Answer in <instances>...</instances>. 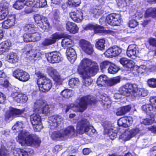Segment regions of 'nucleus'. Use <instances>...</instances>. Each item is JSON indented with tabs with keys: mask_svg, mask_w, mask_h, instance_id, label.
Wrapping results in <instances>:
<instances>
[{
	"mask_svg": "<svg viewBox=\"0 0 156 156\" xmlns=\"http://www.w3.org/2000/svg\"><path fill=\"white\" fill-rule=\"evenodd\" d=\"M35 74L37 77V83L40 90L43 92H48L52 87L51 80L39 71L36 72Z\"/></svg>",
	"mask_w": 156,
	"mask_h": 156,
	"instance_id": "obj_4",
	"label": "nucleus"
},
{
	"mask_svg": "<svg viewBox=\"0 0 156 156\" xmlns=\"http://www.w3.org/2000/svg\"><path fill=\"white\" fill-rule=\"evenodd\" d=\"M37 28L34 27L33 24L26 25L24 27V30L26 32L32 34L37 30Z\"/></svg>",
	"mask_w": 156,
	"mask_h": 156,
	"instance_id": "obj_39",
	"label": "nucleus"
},
{
	"mask_svg": "<svg viewBox=\"0 0 156 156\" xmlns=\"http://www.w3.org/2000/svg\"><path fill=\"white\" fill-rule=\"evenodd\" d=\"M24 110H20L15 108H11L6 113V119L12 120L16 116H18L23 112Z\"/></svg>",
	"mask_w": 156,
	"mask_h": 156,
	"instance_id": "obj_21",
	"label": "nucleus"
},
{
	"mask_svg": "<svg viewBox=\"0 0 156 156\" xmlns=\"http://www.w3.org/2000/svg\"><path fill=\"white\" fill-rule=\"evenodd\" d=\"M61 94L64 98H68L73 96V92L72 90L66 89L63 90Z\"/></svg>",
	"mask_w": 156,
	"mask_h": 156,
	"instance_id": "obj_41",
	"label": "nucleus"
},
{
	"mask_svg": "<svg viewBox=\"0 0 156 156\" xmlns=\"http://www.w3.org/2000/svg\"><path fill=\"white\" fill-rule=\"evenodd\" d=\"M150 104L143 105L142 109L145 112L147 115V118L144 119L141 122L145 125H150L156 122V97H151L150 99Z\"/></svg>",
	"mask_w": 156,
	"mask_h": 156,
	"instance_id": "obj_1",
	"label": "nucleus"
},
{
	"mask_svg": "<svg viewBox=\"0 0 156 156\" xmlns=\"http://www.w3.org/2000/svg\"><path fill=\"white\" fill-rule=\"evenodd\" d=\"M99 101L105 109H106L110 107L111 104V101L106 94L102 95L100 96Z\"/></svg>",
	"mask_w": 156,
	"mask_h": 156,
	"instance_id": "obj_30",
	"label": "nucleus"
},
{
	"mask_svg": "<svg viewBox=\"0 0 156 156\" xmlns=\"http://www.w3.org/2000/svg\"><path fill=\"white\" fill-rule=\"evenodd\" d=\"M17 141L22 146H39L40 140L36 135L30 134L25 131H22L16 138Z\"/></svg>",
	"mask_w": 156,
	"mask_h": 156,
	"instance_id": "obj_2",
	"label": "nucleus"
},
{
	"mask_svg": "<svg viewBox=\"0 0 156 156\" xmlns=\"http://www.w3.org/2000/svg\"><path fill=\"white\" fill-rule=\"evenodd\" d=\"M95 68H97V73L98 69L97 64L90 59L85 58L81 61L77 69L79 74L83 73L85 72L88 73L90 72L93 71Z\"/></svg>",
	"mask_w": 156,
	"mask_h": 156,
	"instance_id": "obj_5",
	"label": "nucleus"
},
{
	"mask_svg": "<svg viewBox=\"0 0 156 156\" xmlns=\"http://www.w3.org/2000/svg\"><path fill=\"white\" fill-rule=\"evenodd\" d=\"M79 45L83 51L88 54H91L94 51L92 45L87 41L81 40L80 41Z\"/></svg>",
	"mask_w": 156,
	"mask_h": 156,
	"instance_id": "obj_16",
	"label": "nucleus"
},
{
	"mask_svg": "<svg viewBox=\"0 0 156 156\" xmlns=\"http://www.w3.org/2000/svg\"><path fill=\"white\" fill-rule=\"evenodd\" d=\"M35 1H36V0H27L25 5L29 7H36L35 5L36 4Z\"/></svg>",
	"mask_w": 156,
	"mask_h": 156,
	"instance_id": "obj_56",
	"label": "nucleus"
},
{
	"mask_svg": "<svg viewBox=\"0 0 156 156\" xmlns=\"http://www.w3.org/2000/svg\"><path fill=\"white\" fill-rule=\"evenodd\" d=\"M79 84L80 81L77 78H73L69 81V84L72 88H74L78 86Z\"/></svg>",
	"mask_w": 156,
	"mask_h": 156,
	"instance_id": "obj_45",
	"label": "nucleus"
},
{
	"mask_svg": "<svg viewBox=\"0 0 156 156\" xmlns=\"http://www.w3.org/2000/svg\"><path fill=\"white\" fill-rule=\"evenodd\" d=\"M138 23L135 20H132L129 21V26L131 28H134L138 25Z\"/></svg>",
	"mask_w": 156,
	"mask_h": 156,
	"instance_id": "obj_59",
	"label": "nucleus"
},
{
	"mask_svg": "<svg viewBox=\"0 0 156 156\" xmlns=\"http://www.w3.org/2000/svg\"><path fill=\"white\" fill-rule=\"evenodd\" d=\"M70 16L73 21L77 23L81 22L83 19L82 13L78 11L70 12Z\"/></svg>",
	"mask_w": 156,
	"mask_h": 156,
	"instance_id": "obj_33",
	"label": "nucleus"
},
{
	"mask_svg": "<svg viewBox=\"0 0 156 156\" xmlns=\"http://www.w3.org/2000/svg\"><path fill=\"white\" fill-rule=\"evenodd\" d=\"M135 65V63L132 60H129V61L127 65H126V67H127L129 68H134Z\"/></svg>",
	"mask_w": 156,
	"mask_h": 156,
	"instance_id": "obj_62",
	"label": "nucleus"
},
{
	"mask_svg": "<svg viewBox=\"0 0 156 156\" xmlns=\"http://www.w3.org/2000/svg\"><path fill=\"white\" fill-rule=\"evenodd\" d=\"M63 35L62 34L56 33L53 34L49 38L45 39L42 43L44 46L48 45L54 44L57 40L63 37Z\"/></svg>",
	"mask_w": 156,
	"mask_h": 156,
	"instance_id": "obj_19",
	"label": "nucleus"
},
{
	"mask_svg": "<svg viewBox=\"0 0 156 156\" xmlns=\"http://www.w3.org/2000/svg\"><path fill=\"white\" fill-rule=\"evenodd\" d=\"M31 37L32 42H35L39 41L41 39V34L36 32V31L31 34Z\"/></svg>",
	"mask_w": 156,
	"mask_h": 156,
	"instance_id": "obj_50",
	"label": "nucleus"
},
{
	"mask_svg": "<svg viewBox=\"0 0 156 156\" xmlns=\"http://www.w3.org/2000/svg\"><path fill=\"white\" fill-rule=\"evenodd\" d=\"M144 16L145 17H152L156 18V8H150L147 9Z\"/></svg>",
	"mask_w": 156,
	"mask_h": 156,
	"instance_id": "obj_37",
	"label": "nucleus"
},
{
	"mask_svg": "<svg viewBox=\"0 0 156 156\" xmlns=\"http://www.w3.org/2000/svg\"><path fill=\"white\" fill-rule=\"evenodd\" d=\"M29 47L27 46L26 48L23 49L22 50L23 52L27 55L33 53L34 50H30V49H29Z\"/></svg>",
	"mask_w": 156,
	"mask_h": 156,
	"instance_id": "obj_64",
	"label": "nucleus"
},
{
	"mask_svg": "<svg viewBox=\"0 0 156 156\" xmlns=\"http://www.w3.org/2000/svg\"><path fill=\"white\" fill-rule=\"evenodd\" d=\"M91 12L94 14V16L98 18L99 16L102 14L104 12V11L102 9L95 8L91 10Z\"/></svg>",
	"mask_w": 156,
	"mask_h": 156,
	"instance_id": "obj_47",
	"label": "nucleus"
},
{
	"mask_svg": "<svg viewBox=\"0 0 156 156\" xmlns=\"http://www.w3.org/2000/svg\"><path fill=\"white\" fill-rule=\"evenodd\" d=\"M119 68L117 66L114 64L111 63V65L108 69V72L112 74L116 73L119 70Z\"/></svg>",
	"mask_w": 156,
	"mask_h": 156,
	"instance_id": "obj_43",
	"label": "nucleus"
},
{
	"mask_svg": "<svg viewBox=\"0 0 156 156\" xmlns=\"http://www.w3.org/2000/svg\"><path fill=\"white\" fill-rule=\"evenodd\" d=\"M16 20L15 15L9 16L8 19L2 23V27L5 29H8L14 25Z\"/></svg>",
	"mask_w": 156,
	"mask_h": 156,
	"instance_id": "obj_29",
	"label": "nucleus"
},
{
	"mask_svg": "<svg viewBox=\"0 0 156 156\" xmlns=\"http://www.w3.org/2000/svg\"><path fill=\"white\" fill-rule=\"evenodd\" d=\"M121 107L124 114H125L130 111L131 108V106L130 105H128Z\"/></svg>",
	"mask_w": 156,
	"mask_h": 156,
	"instance_id": "obj_60",
	"label": "nucleus"
},
{
	"mask_svg": "<svg viewBox=\"0 0 156 156\" xmlns=\"http://www.w3.org/2000/svg\"><path fill=\"white\" fill-rule=\"evenodd\" d=\"M14 156H28L27 151L23 150L17 149V150H14Z\"/></svg>",
	"mask_w": 156,
	"mask_h": 156,
	"instance_id": "obj_49",
	"label": "nucleus"
},
{
	"mask_svg": "<svg viewBox=\"0 0 156 156\" xmlns=\"http://www.w3.org/2000/svg\"><path fill=\"white\" fill-rule=\"evenodd\" d=\"M23 127V123L22 122H16L12 127V129L14 130V132H18L21 131V129Z\"/></svg>",
	"mask_w": 156,
	"mask_h": 156,
	"instance_id": "obj_46",
	"label": "nucleus"
},
{
	"mask_svg": "<svg viewBox=\"0 0 156 156\" xmlns=\"http://www.w3.org/2000/svg\"><path fill=\"white\" fill-rule=\"evenodd\" d=\"M68 59L72 63H73L75 61L77 55L74 49L72 48H67L66 53Z\"/></svg>",
	"mask_w": 156,
	"mask_h": 156,
	"instance_id": "obj_27",
	"label": "nucleus"
},
{
	"mask_svg": "<svg viewBox=\"0 0 156 156\" xmlns=\"http://www.w3.org/2000/svg\"><path fill=\"white\" fill-rule=\"evenodd\" d=\"M111 62L107 61H105L101 63L100 67L101 70L102 71H105L108 67H109L111 65Z\"/></svg>",
	"mask_w": 156,
	"mask_h": 156,
	"instance_id": "obj_53",
	"label": "nucleus"
},
{
	"mask_svg": "<svg viewBox=\"0 0 156 156\" xmlns=\"http://www.w3.org/2000/svg\"><path fill=\"white\" fill-rule=\"evenodd\" d=\"M96 25L93 24H88L85 27L84 29L86 30H94L97 27Z\"/></svg>",
	"mask_w": 156,
	"mask_h": 156,
	"instance_id": "obj_63",
	"label": "nucleus"
},
{
	"mask_svg": "<svg viewBox=\"0 0 156 156\" xmlns=\"http://www.w3.org/2000/svg\"><path fill=\"white\" fill-rule=\"evenodd\" d=\"M105 132L111 140H113L116 138L118 130L116 128L113 126H107L105 128Z\"/></svg>",
	"mask_w": 156,
	"mask_h": 156,
	"instance_id": "obj_28",
	"label": "nucleus"
},
{
	"mask_svg": "<svg viewBox=\"0 0 156 156\" xmlns=\"http://www.w3.org/2000/svg\"><path fill=\"white\" fill-rule=\"evenodd\" d=\"M11 96L15 101L18 103H24L28 99L26 95L19 92L12 93Z\"/></svg>",
	"mask_w": 156,
	"mask_h": 156,
	"instance_id": "obj_25",
	"label": "nucleus"
},
{
	"mask_svg": "<svg viewBox=\"0 0 156 156\" xmlns=\"http://www.w3.org/2000/svg\"><path fill=\"white\" fill-rule=\"evenodd\" d=\"M48 61L51 63H58L62 60L61 54L56 52H51L46 55Z\"/></svg>",
	"mask_w": 156,
	"mask_h": 156,
	"instance_id": "obj_17",
	"label": "nucleus"
},
{
	"mask_svg": "<svg viewBox=\"0 0 156 156\" xmlns=\"http://www.w3.org/2000/svg\"><path fill=\"white\" fill-rule=\"evenodd\" d=\"M148 86L151 88L156 87V79L151 78L148 79L147 81Z\"/></svg>",
	"mask_w": 156,
	"mask_h": 156,
	"instance_id": "obj_54",
	"label": "nucleus"
},
{
	"mask_svg": "<svg viewBox=\"0 0 156 156\" xmlns=\"http://www.w3.org/2000/svg\"><path fill=\"white\" fill-rule=\"evenodd\" d=\"M75 131L74 128L73 126H69L64 130L63 133H61L58 131L54 132L51 135V137L53 140H56L58 138L64 137L65 135H72L74 134Z\"/></svg>",
	"mask_w": 156,
	"mask_h": 156,
	"instance_id": "obj_10",
	"label": "nucleus"
},
{
	"mask_svg": "<svg viewBox=\"0 0 156 156\" xmlns=\"http://www.w3.org/2000/svg\"><path fill=\"white\" fill-rule=\"evenodd\" d=\"M144 16L145 17H152L156 18V8H150L147 9Z\"/></svg>",
	"mask_w": 156,
	"mask_h": 156,
	"instance_id": "obj_38",
	"label": "nucleus"
},
{
	"mask_svg": "<svg viewBox=\"0 0 156 156\" xmlns=\"http://www.w3.org/2000/svg\"><path fill=\"white\" fill-rule=\"evenodd\" d=\"M34 109L35 112L47 115L50 112V108L48 105H46L42 100H39L34 103Z\"/></svg>",
	"mask_w": 156,
	"mask_h": 156,
	"instance_id": "obj_8",
	"label": "nucleus"
},
{
	"mask_svg": "<svg viewBox=\"0 0 156 156\" xmlns=\"http://www.w3.org/2000/svg\"><path fill=\"white\" fill-rule=\"evenodd\" d=\"M140 51V50L136 45L131 44L128 46L126 54L128 57L133 58L138 56Z\"/></svg>",
	"mask_w": 156,
	"mask_h": 156,
	"instance_id": "obj_20",
	"label": "nucleus"
},
{
	"mask_svg": "<svg viewBox=\"0 0 156 156\" xmlns=\"http://www.w3.org/2000/svg\"><path fill=\"white\" fill-rule=\"evenodd\" d=\"M25 0H18L13 5V7L18 10L23 9L24 5V3Z\"/></svg>",
	"mask_w": 156,
	"mask_h": 156,
	"instance_id": "obj_44",
	"label": "nucleus"
},
{
	"mask_svg": "<svg viewBox=\"0 0 156 156\" xmlns=\"http://www.w3.org/2000/svg\"><path fill=\"white\" fill-rule=\"evenodd\" d=\"M146 66L144 65H142L139 66H136L134 67L133 70H136V72H133L134 73H135V75H137V73H142L144 72V71L146 69Z\"/></svg>",
	"mask_w": 156,
	"mask_h": 156,
	"instance_id": "obj_48",
	"label": "nucleus"
},
{
	"mask_svg": "<svg viewBox=\"0 0 156 156\" xmlns=\"http://www.w3.org/2000/svg\"><path fill=\"white\" fill-rule=\"evenodd\" d=\"M13 76L20 81L25 82L30 78L29 74L27 72L20 69H17L13 73Z\"/></svg>",
	"mask_w": 156,
	"mask_h": 156,
	"instance_id": "obj_12",
	"label": "nucleus"
},
{
	"mask_svg": "<svg viewBox=\"0 0 156 156\" xmlns=\"http://www.w3.org/2000/svg\"><path fill=\"white\" fill-rule=\"evenodd\" d=\"M95 47L98 50H103L105 49V40L104 39H97L96 41Z\"/></svg>",
	"mask_w": 156,
	"mask_h": 156,
	"instance_id": "obj_36",
	"label": "nucleus"
},
{
	"mask_svg": "<svg viewBox=\"0 0 156 156\" xmlns=\"http://www.w3.org/2000/svg\"><path fill=\"white\" fill-rule=\"evenodd\" d=\"M8 4L5 3L2 6H0V20H2L7 16L9 14Z\"/></svg>",
	"mask_w": 156,
	"mask_h": 156,
	"instance_id": "obj_31",
	"label": "nucleus"
},
{
	"mask_svg": "<svg viewBox=\"0 0 156 156\" xmlns=\"http://www.w3.org/2000/svg\"><path fill=\"white\" fill-rule=\"evenodd\" d=\"M35 2L36 8L43 7L47 4L46 0H36Z\"/></svg>",
	"mask_w": 156,
	"mask_h": 156,
	"instance_id": "obj_52",
	"label": "nucleus"
},
{
	"mask_svg": "<svg viewBox=\"0 0 156 156\" xmlns=\"http://www.w3.org/2000/svg\"><path fill=\"white\" fill-rule=\"evenodd\" d=\"M125 87V85L123 87L120 88L118 91V92L115 94L114 96V98L116 99H118L122 98V95H123L124 96H126V97L130 96H127L124 94H122V91H121V89L122 88Z\"/></svg>",
	"mask_w": 156,
	"mask_h": 156,
	"instance_id": "obj_55",
	"label": "nucleus"
},
{
	"mask_svg": "<svg viewBox=\"0 0 156 156\" xmlns=\"http://www.w3.org/2000/svg\"><path fill=\"white\" fill-rule=\"evenodd\" d=\"M121 49L117 46H114L108 49L105 53V56L112 58L119 55L121 52Z\"/></svg>",
	"mask_w": 156,
	"mask_h": 156,
	"instance_id": "obj_23",
	"label": "nucleus"
},
{
	"mask_svg": "<svg viewBox=\"0 0 156 156\" xmlns=\"http://www.w3.org/2000/svg\"><path fill=\"white\" fill-rule=\"evenodd\" d=\"M49 122L52 129L57 127L63 121V118L58 115H54L49 118Z\"/></svg>",
	"mask_w": 156,
	"mask_h": 156,
	"instance_id": "obj_18",
	"label": "nucleus"
},
{
	"mask_svg": "<svg viewBox=\"0 0 156 156\" xmlns=\"http://www.w3.org/2000/svg\"><path fill=\"white\" fill-rule=\"evenodd\" d=\"M94 102L90 96L83 97L76 100V104H71L66 105L65 112H67L70 108L74 107L77 108L78 109V111L83 112L86 109L88 104H91Z\"/></svg>",
	"mask_w": 156,
	"mask_h": 156,
	"instance_id": "obj_6",
	"label": "nucleus"
},
{
	"mask_svg": "<svg viewBox=\"0 0 156 156\" xmlns=\"http://www.w3.org/2000/svg\"><path fill=\"white\" fill-rule=\"evenodd\" d=\"M31 34H24L23 37L24 42H30L32 41L31 38Z\"/></svg>",
	"mask_w": 156,
	"mask_h": 156,
	"instance_id": "obj_57",
	"label": "nucleus"
},
{
	"mask_svg": "<svg viewBox=\"0 0 156 156\" xmlns=\"http://www.w3.org/2000/svg\"><path fill=\"white\" fill-rule=\"evenodd\" d=\"M0 156H9V152L4 147L0 149Z\"/></svg>",
	"mask_w": 156,
	"mask_h": 156,
	"instance_id": "obj_58",
	"label": "nucleus"
},
{
	"mask_svg": "<svg viewBox=\"0 0 156 156\" xmlns=\"http://www.w3.org/2000/svg\"><path fill=\"white\" fill-rule=\"evenodd\" d=\"M140 130L138 128L133 129L131 130H127L119 136V138L124 141L129 140L131 137L140 133Z\"/></svg>",
	"mask_w": 156,
	"mask_h": 156,
	"instance_id": "obj_15",
	"label": "nucleus"
},
{
	"mask_svg": "<svg viewBox=\"0 0 156 156\" xmlns=\"http://www.w3.org/2000/svg\"><path fill=\"white\" fill-rule=\"evenodd\" d=\"M133 122V118L131 117H124L120 119L118 121V124L119 126L127 127L130 126Z\"/></svg>",
	"mask_w": 156,
	"mask_h": 156,
	"instance_id": "obj_24",
	"label": "nucleus"
},
{
	"mask_svg": "<svg viewBox=\"0 0 156 156\" xmlns=\"http://www.w3.org/2000/svg\"><path fill=\"white\" fill-rule=\"evenodd\" d=\"M66 27L67 31L73 34L77 32L79 29L76 24L69 21L66 23Z\"/></svg>",
	"mask_w": 156,
	"mask_h": 156,
	"instance_id": "obj_32",
	"label": "nucleus"
},
{
	"mask_svg": "<svg viewBox=\"0 0 156 156\" xmlns=\"http://www.w3.org/2000/svg\"><path fill=\"white\" fill-rule=\"evenodd\" d=\"M12 44L9 40L2 42L0 44V55L9 51L11 49Z\"/></svg>",
	"mask_w": 156,
	"mask_h": 156,
	"instance_id": "obj_26",
	"label": "nucleus"
},
{
	"mask_svg": "<svg viewBox=\"0 0 156 156\" xmlns=\"http://www.w3.org/2000/svg\"><path fill=\"white\" fill-rule=\"evenodd\" d=\"M97 68H95V69L93 71L87 73L85 72L83 73L80 74L81 76L83 78L82 82L83 86L86 87H88L90 86L93 82V80L90 78V77L95 75L96 74V70Z\"/></svg>",
	"mask_w": 156,
	"mask_h": 156,
	"instance_id": "obj_11",
	"label": "nucleus"
},
{
	"mask_svg": "<svg viewBox=\"0 0 156 156\" xmlns=\"http://www.w3.org/2000/svg\"><path fill=\"white\" fill-rule=\"evenodd\" d=\"M121 78L119 76L113 77L108 80V86H112L120 82Z\"/></svg>",
	"mask_w": 156,
	"mask_h": 156,
	"instance_id": "obj_42",
	"label": "nucleus"
},
{
	"mask_svg": "<svg viewBox=\"0 0 156 156\" xmlns=\"http://www.w3.org/2000/svg\"><path fill=\"white\" fill-rule=\"evenodd\" d=\"M30 121L34 128L36 131H39L42 128L41 125V116L36 113H34L30 116Z\"/></svg>",
	"mask_w": 156,
	"mask_h": 156,
	"instance_id": "obj_14",
	"label": "nucleus"
},
{
	"mask_svg": "<svg viewBox=\"0 0 156 156\" xmlns=\"http://www.w3.org/2000/svg\"><path fill=\"white\" fill-rule=\"evenodd\" d=\"M76 131L80 134L86 132L90 136H92L96 132L95 129L90 125L88 121L84 118L78 122L76 126Z\"/></svg>",
	"mask_w": 156,
	"mask_h": 156,
	"instance_id": "obj_7",
	"label": "nucleus"
},
{
	"mask_svg": "<svg viewBox=\"0 0 156 156\" xmlns=\"http://www.w3.org/2000/svg\"><path fill=\"white\" fill-rule=\"evenodd\" d=\"M108 79L105 75H101L97 79V83L98 85L100 87L106 85L108 86Z\"/></svg>",
	"mask_w": 156,
	"mask_h": 156,
	"instance_id": "obj_34",
	"label": "nucleus"
},
{
	"mask_svg": "<svg viewBox=\"0 0 156 156\" xmlns=\"http://www.w3.org/2000/svg\"><path fill=\"white\" fill-rule=\"evenodd\" d=\"M128 61L129 60L125 58H121L119 61L120 63L125 67H126V65L128 63Z\"/></svg>",
	"mask_w": 156,
	"mask_h": 156,
	"instance_id": "obj_61",
	"label": "nucleus"
},
{
	"mask_svg": "<svg viewBox=\"0 0 156 156\" xmlns=\"http://www.w3.org/2000/svg\"><path fill=\"white\" fill-rule=\"evenodd\" d=\"M68 5L70 7H77L81 3L80 0H68Z\"/></svg>",
	"mask_w": 156,
	"mask_h": 156,
	"instance_id": "obj_51",
	"label": "nucleus"
},
{
	"mask_svg": "<svg viewBox=\"0 0 156 156\" xmlns=\"http://www.w3.org/2000/svg\"><path fill=\"white\" fill-rule=\"evenodd\" d=\"M47 72L49 75L51 76L56 82L59 83L60 84L63 81V79L61 78L59 73L56 69L51 67L48 68Z\"/></svg>",
	"mask_w": 156,
	"mask_h": 156,
	"instance_id": "obj_22",
	"label": "nucleus"
},
{
	"mask_svg": "<svg viewBox=\"0 0 156 156\" xmlns=\"http://www.w3.org/2000/svg\"><path fill=\"white\" fill-rule=\"evenodd\" d=\"M7 58L8 61L11 63H16L19 60V57L16 54L13 52L8 54Z\"/></svg>",
	"mask_w": 156,
	"mask_h": 156,
	"instance_id": "obj_35",
	"label": "nucleus"
},
{
	"mask_svg": "<svg viewBox=\"0 0 156 156\" xmlns=\"http://www.w3.org/2000/svg\"><path fill=\"white\" fill-rule=\"evenodd\" d=\"M107 22L113 26H119L122 21L119 15L118 14L112 13L108 15L106 17Z\"/></svg>",
	"mask_w": 156,
	"mask_h": 156,
	"instance_id": "obj_13",
	"label": "nucleus"
},
{
	"mask_svg": "<svg viewBox=\"0 0 156 156\" xmlns=\"http://www.w3.org/2000/svg\"><path fill=\"white\" fill-rule=\"evenodd\" d=\"M62 34L63 35V34ZM63 35L64 36L63 37H66L62 39V47L65 48L69 45H72L73 44V41L71 39L68 37L67 35H65L64 34Z\"/></svg>",
	"mask_w": 156,
	"mask_h": 156,
	"instance_id": "obj_40",
	"label": "nucleus"
},
{
	"mask_svg": "<svg viewBox=\"0 0 156 156\" xmlns=\"http://www.w3.org/2000/svg\"><path fill=\"white\" fill-rule=\"evenodd\" d=\"M122 94L127 96H130L133 98L137 96L145 97L147 95L148 91L144 89H138L137 85L135 84L127 83L125 85V87L121 89Z\"/></svg>",
	"mask_w": 156,
	"mask_h": 156,
	"instance_id": "obj_3",
	"label": "nucleus"
},
{
	"mask_svg": "<svg viewBox=\"0 0 156 156\" xmlns=\"http://www.w3.org/2000/svg\"><path fill=\"white\" fill-rule=\"evenodd\" d=\"M34 19L36 23L42 30L45 31L49 28L50 24L46 17L37 14L34 17Z\"/></svg>",
	"mask_w": 156,
	"mask_h": 156,
	"instance_id": "obj_9",
	"label": "nucleus"
}]
</instances>
